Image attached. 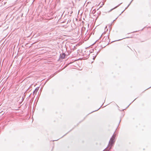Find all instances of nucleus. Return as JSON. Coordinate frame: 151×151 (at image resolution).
I'll return each mask as SVG.
<instances>
[{
	"label": "nucleus",
	"instance_id": "nucleus-2",
	"mask_svg": "<svg viewBox=\"0 0 151 151\" xmlns=\"http://www.w3.org/2000/svg\"><path fill=\"white\" fill-rule=\"evenodd\" d=\"M39 87H37L35 89V90L33 92V94L34 95L36 94L37 92L39 90Z\"/></svg>",
	"mask_w": 151,
	"mask_h": 151
},
{
	"label": "nucleus",
	"instance_id": "nucleus-4",
	"mask_svg": "<svg viewBox=\"0 0 151 151\" xmlns=\"http://www.w3.org/2000/svg\"><path fill=\"white\" fill-rule=\"evenodd\" d=\"M61 57L63 59H64L65 56V55L64 53H63L60 55Z\"/></svg>",
	"mask_w": 151,
	"mask_h": 151
},
{
	"label": "nucleus",
	"instance_id": "nucleus-1",
	"mask_svg": "<svg viewBox=\"0 0 151 151\" xmlns=\"http://www.w3.org/2000/svg\"><path fill=\"white\" fill-rule=\"evenodd\" d=\"M115 137L116 135L114 134L111 137V138L108 146V147H109L110 146H111L109 150H108L107 148H106L103 151H109L110 150L111 147L113 145L114 142H115L114 139H115Z\"/></svg>",
	"mask_w": 151,
	"mask_h": 151
},
{
	"label": "nucleus",
	"instance_id": "nucleus-5",
	"mask_svg": "<svg viewBox=\"0 0 151 151\" xmlns=\"http://www.w3.org/2000/svg\"><path fill=\"white\" fill-rule=\"evenodd\" d=\"M122 3H121V4ZM121 4H119L118 6H117L115 7H114V8H113V9H111L110 10L109 12H111V11H112L113 9H115L116 8H117V7H118V6H119V5Z\"/></svg>",
	"mask_w": 151,
	"mask_h": 151
},
{
	"label": "nucleus",
	"instance_id": "nucleus-3",
	"mask_svg": "<svg viewBox=\"0 0 151 151\" xmlns=\"http://www.w3.org/2000/svg\"><path fill=\"white\" fill-rule=\"evenodd\" d=\"M109 37L108 35H107L106 36H104V38L103 39V40L104 41H108L109 40Z\"/></svg>",
	"mask_w": 151,
	"mask_h": 151
}]
</instances>
